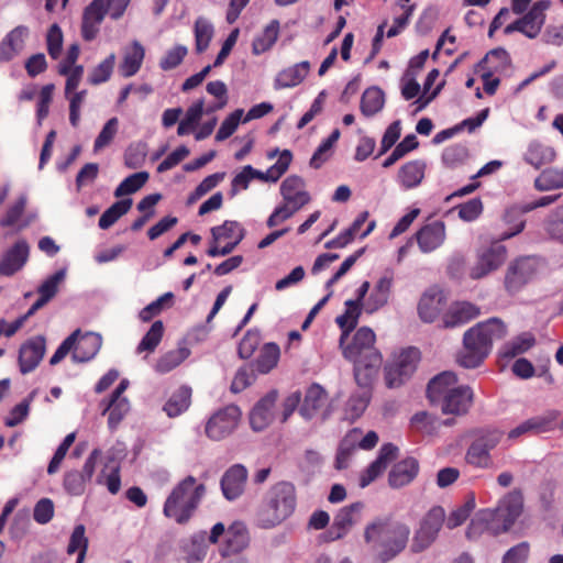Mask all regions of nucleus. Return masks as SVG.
I'll use <instances>...</instances> for the list:
<instances>
[{
	"mask_svg": "<svg viewBox=\"0 0 563 563\" xmlns=\"http://www.w3.org/2000/svg\"><path fill=\"white\" fill-rule=\"evenodd\" d=\"M376 335L371 328L362 327L351 343L343 347V356L353 363L354 378L360 387L368 388L383 363L380 352L375 347Z\"/></svg>",
	"mask_w": 563,
	"mask_h": 563,
	"instance_id": "f257e3e1",
	"label": "nucleus"
},
{
	"mask_svg": "<svg viewBox=\"0 0 563 563\" xmlns=\"http://www.w3.org/2000/svg\"><path fill=\"white\" fill-rule=\"evenodd\" d=\"M409 536V526L390 518H376L364 530V540L372 544L377 563H387L401 553Z\"/></svg>",
	"mask_w": 563,
	"mask_h": 563,
	"instance_id": "f03ea898",
	"label": "nucleus"
},
{
	"mask_svg": "<svg viewBox=\"0 0 563 563\" xmlns=\"http://www.w3.org/2000/svg\"><path fill=\"white\" fill-rule=\"evenodd\" d=\"M507 334L506 324L498 318H490L468 329L463 336V349L457 362L465 368L479 366L492 351L493 342Z\"/></svg>",
	"mask_w": 563,
	"mask_h": 563,
	"instance_id": "7ed1b4c3",
	"label": "nucleus"
},
{
	"mask_svg": "<svg viewBox=\"0 0 563 563\" xmlns=\"http://www.w3.org/2000/svg\"><path fill=\"white\" fill-rule=\"evenodd\" d=\"M206 486L197 484V479L188 475L179 482L165 500L163 514L178 525H186L197 510Z\"/></svg>",
	"mask_w": 563,
	"mask_h": 563,
	"instance_id": "20e7f679",
	"label": "nucleus"
},
{
	"mask_svg": "<svg viewBox=\"0 0 563 563\" xmlns=\"http://www.w3.org/2000/svg\"><path fill=\"white\" fill-rule=\"evenodd\" d=\"M297 505V495L294 484L279 482L266 493L263 507L258 515L262 528L268 529L289 518Z\"/></svg>",
	"mask_w": 563,
	"mask_h": 563,
	"instance_id": "39448f33",
	"label": "nucleus"
},
{
	"mask_svg": "<svg viewBox=\"0 0 563 563\" xmlns=\"http://www.w3.org/2000/svg\"><path fill=\"white\" fill-rule=\"evenodd\" d=\"M102 345V338L95 332L82 333L80 329L75 330L57 347L49 358V365L60 363L71 352V360L75 363H86L92 360Z\"/></svg>",
	"mask_w": 563,
	"mask_h": 563,
	"instance_id": "423d86ee",
	"label": "nucleus"
},
{
	"mask_svg": "<svg viewBox=\"0 0 563 563\" xmlns=\"http://www.w3.org/2000/svg\"><path fill=\"white\" fill-rule=\"evenodd\" d=\"M523 512V495L518 488L507 493L496 508L490 509L493 529L495 534L509 531Z\"/></svg>",
	"mask_w": 563,
	"mask_h": 563,
	"instance_id": "0eeeda50",
	"label": "nucleus"
},
{
	"mask_svg": "<svg viewBox=\"0 0 563 563\" xmlns=\"http://www.w3.org/2000/svg\"><path fill=\"white\" fill-rule=\"evenodd\" d=\"M420 352L416 347L402 350L385 366V382L389 388L401 386L416 371Z\"/></svg>",
	"mask_w": 563,
	"mask_h": 563,
	"instance_id": "6e6552de",
	"label": "nucleus"
},
{
	"mask_svg": "<svg viewBox=\"0 0 563 563\" xmlns=\"http://www.w3.org/2000/svg\"><path fill=\"white\" fill-rule=\"evenodd\" d=\"M444 520V509L441 506L432 507L422 518L420 527L413 536L411 550L419 553L429 548L437 539Z\"/></svg>",
	"mask_w": 563,
	"mask_h": 563,
	"instance_id": "1a4fd4ad",
	"label": "nucleus"
},
{
	"mask_svg": "<svg viewBox=\"0 0 563 563\" xmlns=\"http://www.w3.org/2000/svg\"><path fill=\"white\" fill-rule=\"evenodd\" d=\"M241 416L242 412L236 405L217 410L206 423V435L213 441L225 439L236 429Z\"/></svg>",
	"mask_w": 563,
	"mask_h": 563,
	"instance_id": "9d476101",
	"label": "nucleus"
},
{
	"mask_svg": "<svg viewBox=\"0 0 563 563\" xmlns=\"http://www.w3.org/2000/svg\"><path fill=\"white\" fill-rule=\"evenodd\" d=\"M539 260L536 256H521L511 262L505 275V288L509 294L518 292L538 273Z\"/></svg>",
	"mask_w": 563,
	"mask_h": 563,
	"instance_id": "9b49d317",
	"label": "nucleus"
},
{
	"mask_svg": "<svg viewBox=\"0 0 563 563\" xmlns=\"http://www.w3.org/2000/svg\"><path fill=\"white\" fill-rule=\"evenodd\" d=\"M507 254L506 246L497 239L477 253L476 263L470 268V277L477 280L497 271L505 263Z\"/></svg>",
	"mask_w": 563,
	"mask_h": 563,
	"instance_id": "f8f14e48",
	"label": "nucleus"
},
{
	"mask_svg": "<svg viewBox=\"0 0 563 563\" xmlns=\"http://www.w3.org/2000/svg\"><path fill=\"white\" fill-rule=\"evenodd\" d=\"M101 456L100 449H93L87 457L82 470H70L65 473L63 486L73 496H80L85 493L87 484L91 481L98 460Z\"/></svg>",
	"mask_w": 563,
	"mask_h": 563,
	"instance_id": "ddd939ff",
	"label": "nucleus"
},
{
	"mask_svg": "<svg viewBox=\"0 0 563 563\" xmlns=\"http://www.w3.org/2000/svg\"><path fill=\"white\" fill-rule=\"evenodd\" d=\"M46 353V339L44 335H35L23 342L19 349L18 363L21 374L33 372Z\"/></svg>",
	"mask_w": 563,
	"mask_h": 563,
	"instance_id": "4468645a",
	"label": "nucleus"
},
{
	"mask_svg": "<svg viewBox=\"0 0 563 563\" xmlns=\"http://www.w3.org/2000/svg\"><path fill=\"white\" fill-rule=\"evenodd\" d=\"M395 272L389 268L385 269L364 302L366 313L372 314L388 303L393 292Z\"/></svg>",
	"mask_w": 563,
	"mask_h": 563,
	"instance_id": "2eb2a0df",
	"label": "nucleus"
},
{
	"mask_svg": "<svg viewBox=\"0 0 563 563\" xmlns=\"http://www.w3.org/2000/svg\"><path fill=\"white\" fill-rule=\"evenodd\" d=\"M30 257V245L24 239L18 240L3 252L0 258V276L10 277L21 271Z\"/></svg>",
	"mask_w": 563,
	"mask_h": 563,
	"instance_id": "dca6fc26",
	"label": "nucleus"
},
{
	"mask_svg": "<svg viewBox=\"0 0 563 563\" xmlns=\"http://www.w3.org/2000/svg\"><path fill=\"white\" fill-rule=\"evenodd\" d=\"M247 476V470L242 464H234L229 467L220 482L223 496L228 500L238 499L244 493Z\"/></svg>",
	"mask_w": 563,
	"mask_h": 563,
	"instance_id": "f3484780",
	"label": "nucleus"
},
{
	"mask_svg": "<svg viewBox=\"0 0 563 563\" xmlns=\"http://www.w3.org/2000/svg\"><path fill=\"white\" fill-rule=\"evenodd\" d=\"M474 393L468 386L453 388L445 398L439 402L444 415L462 416L468 412L473 405Z\"/></svg>",
	"mask_w": 563,
	"mask_h": 563,
	"instance_id": "a211bd4d",
	"label": "nucleus"
},
{
	"mask_svg": "<svg viewBox=\"0 0 563 563\" xmlns=\"http://www.w3.org/2000/svg\"><path fill=\"white\" fill-rule=\"evenodd\" d=\"M527 212L525 205H515L507 208L497 224V228L500 230L497 239L504 241L521 233L526 225L525 214Z\"/></svg>",
	"mask_w": 563,
	"mask_h": 563,
	"instance_id": "6ab92c4d",
	"label": "nucleus"
},
{
	"mask_svg": "<svg viewBox=\"0 0 563 563\" xmlns=\"http://www.w3.org/2000/svg\"><path fill=\"white\" fill-rule=\"evenodd\" d=\"M397 453L398 448L393 443L383 444L377 457L362 473L360 477V486L364 488L382 475L388 464L397 457Z\"/></svg>",
	"mask_w": 563,
	"mask_h": 563,
	"instance_id": "aec40b11",
	"label": "nucleus"
},
{
	"mask_svg": "<svg viewBox=\"0 0 563 563\" xmlns=\"http://www.w3.org/2000/svg\"><path fill=\"white\" fill-rule=\"evenodd\" d=\"M446 307V298L439 289L431 288L420 298L418 314L426 323L434 322Z\"/></svg>",
	"mask_w": 563,
	"mask_h": 563,
	"instance_id": "412c9836",
	"label": "nucleus"
},
{
	"mask_svg": "<svg viewBox=\"0 0 563 563\" xmlns=\"http://www.w3.org/2000/svg\"><path fill=\"white\" fill-rule=\"evenodd\" d=\"M415 238L422 253L433 252L445 240V224L439 220L427 223L416 232Z\"/></svg>",
	"mask_w": 563,
	"mask_h": 563,
	"instance_id": "4be33fe9",
	"label": "nucleus"
},
{
	"mask_svg": "<svg viewBox=\"0 0 563 563\" xmlns=\"http://www.w3.org/2000/svg\"><path fill=\"white\" fill-rule=\"evenodd\" d=\"M305 187L306 184L301 177L297 175L288 176L280 185L283 200L298 209L303 208L310 201V195Z\"/></svg>",
	"mask_w": 563,
	"mask_h": 563,
	"instance_id": "5701e85b",
	"label": "nucleus"
},
{
	"mask_svg": "<svg viewBox=\"0 0 563 563\" xmlns=\"http://www.w3.org/2000/svg\"><path fill=\"white\" fill-rule=\"evenodd\" d=\"M277 398V391L272 390L256 402L250 413V423L253 430L262 431L271 424L274 418L273 409Z\"/></svg>",
	"mask_w": 563,
	"mask_h": 563,
	"instance_id": "b1692460",
	"label": "nucleus"
},
{
	"mask_svg": "<svg viewBox=\"0 0 563 563\" xmlns=\"http://www.w3.org/2000/svg\"><path fill=\"white\" fill-rule=\"evenodd\" d=\"M551 4L552 2L550 0H539L520 18L526 29L527 37L536 38L540 34L545 23L547 11L550 9Z\"/></svg>",
	"mask_w": 563,
	"mask_h": 563,
	"instance_id": "393cba45",
	"label": "nucleus"
},
{
	"mask_svg": "<svg viewBox=\"0 0 563 563\" xmlns=\"http://www.w3.org/2000/svg\"><path fill=\"white\" fill-rule=\"evenodd\" d=\"M419 473V462L415 457H406L393 465L388 474V484L391 488H401L409 485Z\"/></svg>",
	"mask_w": 563,
	"mask_h": 563,
	"instance_id": "a878e982",
	"label": "nucleus"
},
{
	"mask_svg": "<svg viewBox=\"0 0 563 563\" xmlns=\"http://www.w3.org/2000/svg\"><path fill=\"white\" fill-rule=\"evenodd\" d=\"M27 35L29 29L25 25L11 30L0 43V62L7 63L18 56L24 48Z\"/></svg>",
	"mask_w": 563,
	"mask_h": 563,
	"instance_id": "bb28decb",
	"label": "nucleus"
},
{
	"mask_svg": "<svg viewBox=\"0 0 563 563\" xmlns=\"http://www.w3.org/2000/svg\"><path fill=\"white\" fill-rule=\"evenodd\" d=\"M479 316V308L471 302H456L442 317L445 329L461 327Z\"/></svg>",
	"mask_w": 563,
	"mask_h": 563,
	"instance_id": "cd10ccee",
	"label": "nucleus"
},
{
	"mask_svg": "<svg viewBox=\"0 0 563 563\" xmlns=\"http://www.w3.org/2000/svg\"><path fill=\"white\" fill-rule=\"evenodd\" d=\"M364 504L362 501L353 503L339 510L334 517L331 530L329 531L330 540L342 538L346 530L360 518Z\"/></svg>",
	"mask_w": 563,
	"mask_h": 563,
	"instance_id": "c85d7f7f",
	"label": "nucleus"
},
{
	"mask_svg": "<svg viewBox=\"0 0 563 563\" xmlns=\"http://www.w3.org/2000/svg\"><path fill=\"white\" fill-rule=\"evenodd\" d=\"M427 164L423 159H412L400 166L397 181L405 190L417 188L423 180Z\"/></svg>",
	"mask_w": 563,
	"mask_h": 563,
	"instance_id": "c756f323",
	"label": "nucleus"
},
{
	"mask_svg": "<svg viewBox=\"0 0 563 563\" xmlns=\"http://www.w3.org/2000/svg\"><path fill=\"white\" fill-rule=\"evenodd\" d=\"M249 530L242 522L232 523L225 532L224 547L221 550L222 556H230L242 552L249 547Z\"/></svg>",
	"mask_w": 563,
	"mask_h": 563,
	"instance_id": "7c9ffc66",
	"label": "nucleus"
},
{
	"mask_svg": "<svg viewBox=\"0 0 563 563\" xmlns=\"http://www.w3.org/2000/svg\"><path fill=\"white\" fill-rule=\"evenodd\" d=\"M327 404L328 393L325 389L318 384H312L306 390L299 412L305 419H311L317 416L327 406Z\"/></svg>",
	"mask_w": 563,
	"mask_h": 563,
	"instance_id": "2f4dec72",
	"label": "nucleus"
},
{
	"mask_svg": "<svg viewBox=\"0 0 563 563\" xmlns=\"http://www.w3.org/2000/svg\"><path fill=\"white\" fill-rule=\"evenodd\" d=\"M457 377L453 372H442L434 376L428 384L427 397L432 405L441 402L453 390Z\"/></svg>",
	"mask_w": 563,
	"mask_h": 563,
	"instance_id": "473e14b6",
	"label": "nucleus"
},
{
	"mask_svg": "<svg viewBox=\"0 0 563 563\" xmlns=\"http://www.w3.org/2000/svg\"><path fill=\"white\" fill-rule=\"evenodd\" d=\"M477 67L482 73H492L500 77L510 69L511 59L506 49L498 47L489 51Z\"/></svg>",
	"mask_w": 563,
	"mask_h": 563,
	"instance_id": "72a5a7b5",
	"label": "nucleus"
},
{
	"mask_svg": "<svg viewBox=\"0 0 563 563\" xmlns=\"http://www.w3.org/2000/svg\"><path fill=\"white\" fill-rule=\"evenodd\" d=\"M309 70L310 63L308 60L287 67L277 74L274 80V88L285 89L296 87L303 81L309 74Z\"/></svg>",
	"mask_w": 563,
	"mask_h": 563,
	"instance_id": "f704fd0d",
	"label": "nucleus"
},
{
	"mask_svg": "<svg viewBox=\"0 0 563 563\" xmlns=\"http://www.w3.org/2000/svg\"><path fill=\"white\" fill-rule=\"evenodd\" d=\"M192 389L187 385L178 387L163 406L168 418H176L186 412L191 405Z\"/></svg>",
	"mask_w": 563,
	"mask_h": 563,
	"instance_id": "c9c22d12",
	"label": "nucleus"
},
{
	"mask_svg": "<svg viewBox=\"0 0 563 563\" xmlns=\"http://www.w3.org/2000/svg\"><path fill=\"white\" fill-rule=\"evenodd\" d=\"M555 157L556 153L554 148L539 141L530 142L523 155L525 162L533 166L536 169L552 163Z\"/></svg>",
	"mask_w": 563,
	"mask_h": 563,
	"instance_id": "e433bc0d",
	"label": "nucleus"
},
{
	"mask_svg": "<svg viewBox=\"0 0 563 563\" xmlns=\"http://www.w3.org/2000/svg\"><path fill=\"white\" fill-rule=\"evenodd\" d=\"M362 313V307L357 306L356 302L349 299L345 301L344 313L336 317L335 322L342 330L340 338V344L343 345L344 341L349 338L350 333L356 328L358 318Z\"/></svg>",
	"mask_w": 563,
	"mask_h": 563,
	"instance_id": "4c0bfd02",
	"label": "nucleus"
},
{
	"mask_svg": "<svg viewBox=\"0 0 563 563\" xmlns=\"http://www.w3.org/2000/svg\"><path fill=\"white\" fill-rule=\"evenodd\" d=\"M145 56L143 45L133 41L131 48L124 53L123 60L120 65V73L124 78L134 76L141 68Z\"/></svg>",
	"mask_w": 563,
	"mask_h": 563,
	"instance_id": "58836bf2",
	"label": "nucleus"
},
{
	"mask_svg": "<svg viewBox=\"0 0 563 563\" xmlns=\"http://www.w3.org/2000/svg\"><path fill=\"white\" fill-rule=\"evenodd\" d=\"M279 34V21L272 20L263 30V32L256 36L252 43V53L254 55H261L269 51L276 43Z\"/></svg>",
	"mask_w": 563,
	"mask_h": 563,
	"instance_id": "ea45409f",
	"label": "nucleus"
},
{
	"mask_svg": "<svg viewBox=\"0 0 563 563\" xmlns=\"http://www.w3.org/2000/svg\"><path fill=\"white\" fill-rule=\"evenodd\" d=\"M534 344V335L529 332H523L505 343L500 349V355L505 358H514L529 351Z\"/></svg>",
	"mask_w": 563,
	"mask_h": 563,
	"instance_id": "a19ab883",
	"label": "nucleus"
},
{
	"mask_svg": "<svg viewBox=\"0 0 563 563\" xmlns=\"http://www.w3.org/2000/svg\"><path fill=\"white\" fill-rule=\"evenodd\" d=\"M280 357V349L278 344L274 342L266 343L262 346L260 351V355L256 358L254 366L256 371L261 374L269 373L274 367H276Z\"/></svg>",
	"mask_w": 563,
	"mask_h": 563,
	"instance_id": "79ce46f5",
	"label": "nucleus"
},
{
	"mask_svg": "<svg viewBox=\"0 0 563 563\" xmlns=\"http://www.w3.org/2000/svg\"><path fill=\"white\" fill-rule=\"evenodd\" d=\"M385 103L384 92L378 87L366 89L361 98V112L365 117H373L378 113Z\"/></svg>",
	"mask_w": 563,
	"mask_h": 563,
	"instance_id": "37998d69",
	"label": "nucleus"
},
{
	"mask_svg": "<svg viewBox=\"0 0 563 563\" xmlns=\"http://www.w3.org/2000/svg\"><path fill=\"white\" fill-rule=\"evenodd\" d=\"M132 199L125 198L115 201L109 207L99 218L98 225L102 230H107L112 227L122 216L126 214L132 207Z\"/></svg>",
	"mask_w": 563,
	"mask_h": 563,
	"instance_id": "c03bdc74",
	"label": "nucleus"
},
{
	"mask_svg": "<svg viewBox=\"0 0 563 563\" xmlns=\"http://www.w3.org/2000/svg\"><path fill=\"white\" fill-rule=\"evenodd\" d=\"M490 509H482L476 516L471 520V523L466 530V537L468 539H476L484 532L489 533L490 536H496L495 530L493 529V523H490Z\"/></svg>",
	"mask_w": 563,
	"mask_h": 563,
	"instance_id": "a18cd8bd",
	"label": "nucleus"
},
{
	"mask_svg": "<svg viewBox=\"0 0 563 563\" xmlns=\"http://www.w3.org/2000/svg\"><path fill=\"white\" fill-rule=\"evenodd\" d=\"M534 188L539 191H550L563 188V167L547 168L534 180Z\"/></svg>",
	"mask_w": 563,
	"mask_h": 563,
	"instance_id": "49530a36",
	"label": "nucleus"
},
{
	"mask_svg": "<svg viewBox=\"0 0 563 563\" xmlns=\"http://www.w3.org/2000/svg\"><path fill=\"white\" fill-rule=\"evenodd\" d=\"M189 350L179 347L163 354L155 364V371L161 374H166L177 366H179L188 356Z\"/></svg>",
	"mask_w": 563,
	"mask_h": 563,
	"instance_id": "de8ad7c7",
	"label": "nucleus"
},
{
	"mask_svg": "<svg viewBox=\"0 0 563 563\" xmlns=\"http://www.w3.org/2000/svg\"><path fill=\"white\" fill-rule=\"evenodd\" d=\"M213 33V25L207 19L200 16L195 21L194 34L198 54L203 53L209 47Z\"/></svg>",
	"mask_w": 563,
	"mask_h": 563,
	"instance_id": "09e8293b",
	"label": "nucleus"
},
{
	"mask_svg": "<svg viewBox=\"0 0 563 563\" xmlns=\"http://www.w3.org/2000/svg\"><path fill=\"white\" fill-rule=\"evenodd\" d=\"M559 417L560 411L549 410L543 415L536 416L527 420L530 426L531 433L540 434L555 430Z\"/></svg>",
	"mask_w": 563,
	"mask_h": 563,
	"instance_id": "8fccbe9b",
	"label": "nucleus"
},
{
	"mask_svg": "<svg viewBox=\"0 0 563 563\" xmlns=\"http://www.w3.org/2000/svg\"><path fill=\"white\" fill-rule=\"evenodd\" d=\"M340 137V130L335 129L332 133L323 140L314 151L310 158V166L314 169L320 168L331 156V150Z\"/></svg>",
	"mask_w": 563,
	"mask_h": 563,
	"instance_id": "3c124183",
	"label": "nucleus"
},
{
	"mask_svg": "<svg viewBox=\"0 0 563 563\" xmlns=\"http://www.w3.org/2000/svg\"><path fill=\"white\" fill-rule=\"evenodd\" d=\"M86 529L84 525H78L74 528L68 545L67 553L74 554L78 553L76 563H84L86 553L88 550V539L85 534Z\"/></svg>",
	"mask_w": 563,
	"mask_h": 563,
	"instance_id": "603ef678",
	"label": "nucleus"
},
{
	"mask_svg": "<svg viewBox=\"0 0 563 563\" xmlns=\"http://www.w3.org/2000/svg\"><path fill=\"white\" fill-rule=\"evenodd\" d=\"M130 410L128 399L110 398L107 402L102 415L109 413L108 424L110 429H115Z\"/></svg>",
	"mask_w": 563,
	"mask_h": 563,
	"instance_id": "864d4df0",
	"label": "nucleus"
},
{
	"mask_svg": "<svg viewBox=\"0 0 563 563\" xmlns=\"http://www.w3.org/2000/svg\"><path fill=\"white\" fill-rule=\"evenodd\" d=\"M147 172L134 173L124 178L114 190V197L120 198L140 190L148 180Z\"/></svg>",
	"mask_w": 563,
	"mask_h": 563,
	"instance_id": "5fc2aeb1",
	"label": "nucleus"
},
{
	"mask_svg": "<svg viewBox=\"0 0 563 563\" xmlns=\"http://www.w3.org/2000/svg\"><path fill=\"white\" fill-rule=\"evenodd\" d=\"M239 234L242 235L243 240L245 236V230L238 221L227 220L221 225L213 227L211 229L213 242L227 239H232L234 241L238 239Z\"/></svg>",
	"mask_w": 563,
	"mask_h": 563,
	"instance_id": "6e6d98bb",
	"label": "nucleus"
},
{
	"mask_svg": "<svg viewBox=\"0 0 563 563\" xmlns=\"http://www.w3.org/2000/svg\"><path fill=\"white\" fill-rule=\"evenodd\" d=\"M358 433L360 432L356 429H354L342 440L335 457V467L338 470H343L347 467L349 461L356 448L355 440Z\"/></svg>",
	"mask_w": 563,
	"mask_h": 563,
	"instance_id": "4d7b16f0",
	"label": "nucleus"
},
{
	"mask_svg": "<svg viewBox=\"0 0 563 563\" xmlns=\"http://www.w3.org/2000/svg\"><path fill=\"white\" fill-rule=\"evenodd\" d=\"M163 334H164L163 321L157 320V321L153 322L150 330L145 333V335L139 343L137 352L139 353L144 352V351L153 352L161 343Z\"/></svg>",
	"mask_w": 563,
	"mask_h": 563,
	"instance_id": "13d9d810",
	"label": "nucleus"
},
{
	"mask_svg": "<svg viewBox=\"0 0 563 563\" xmlns=\"http://www.w3.org/2000/svg\"><path fill=\"white\" fill-rule=\"evenodd\" d=\"M544 230L552 239L563 244V206L554 209L544 221Z\"/></svg>",
	"mask_w": 563,
	"mask_h": 563,
	"instance_id": "bf43d9fd",
	"label": "nucleus"
},
{
	"mask_svg": "<svg viewBox=\"0 0 563 563\" xmlns=\"http://www.w3.org/2000/svg\"><path fill=\"white\" fill-rule=\"evenodd\" d=\"M115 62V55L110 54L106 59L98 64L89 74L88 82L90 85H100L109 80L112 75Z\"/></svg>",
	"mask_w": 563,
	"mask_h": 563,
	"instance_id": "052dcab7",
	"label": "nucleus"
},
{
	"mask_svg": "<svg viewBox=\"0 0 563 563\" xmlns=\"http://www.w3.org/2000/svg\"><path fill=\"white\" fill-rule=\"evenodd\" d=\"M465 461L475 467L486 468L490 465L492 457L486 449L473 441L466 451Z\"/></svg>",
	"mask_w": 563,
	"mask_h": 563,
	"instance_id": "680f3d73",
	"label": "nucleus"
},
{
	"mask_svg": "<svg viewBox=\"0 0 563 563\" xmlns=\"http://www.w3.org/2000/svg\"><path fill=\"white\" fill-rule=\"evenodd\" d=\"M173 298V292H165L159 296L156 300L152 301L140 311V320L143 322H150L154 317L162 312L166 305L169 306L172 303Z\"/></svg>",
	"mask_w": 563,
	"mask_h": 563,
	"instance_id": "e2e57ef3",
	"label": "nucleus"
},
{
	"mask_svg": "<svg viewBox=\"0 0 563 563\" xmlns=\"http://www.w3.org/2000/svg\"><path fill=\"white\" fill-rule=\"evenodd\" d=\"M475 497L471 496L461 507L456 508L449 515L446 519V527L449 529H454L463 525L475 509Z\"/></svg>",
	"mask_w": 563,
	"mask_h": 563,
	"instance_id": "0e129e2a",
	"label": "nucleus"
},
{
	"mask_svg": "<svg viewBox=\"0 0 563 563\" xmlns=\"http://www.w3.org/2000/svg\"><path fill=\"white\" fill-rule=\"evenodd\" d=\"M188 49L185 45H175L168 49L159 60V67L163 70H172L179 66L187 56Z\"/></svg>",
	"mask_w": 563,
	"mask_h": 563,
	"instance_id": "69168bd1",
	"label": "nucleus"
},
{
	"mask_svg": "<svg viewBox=\"0 0 563 563\" xmlns=\"http://www.w3.org/2000/svg\"><path fill=\"white\" fill-rule=\"evenodd\" d=\"M291 161V152L289 150H284L277 162L265 172L268 183H276L287 172Z\"/></svg>",
	"mask_w": 563,
	"mask_h": 563,
	"instance_id": "338daca9",
	"label": "nucleus"
},
{
	"mask_svg": "<svg viewBox=\"0 0 563 563\" xmlns=\"http://www.w3.org/2000/svg\"><path fill=\"white\" fill-rule=\"evenodd\" d=\"M261 342V335L260 332L256 330H249L244 336L242 338L239 347L238 353L239 356L243 360L250 358L256 349L258 347Z\"/></svg>",
	"mask_w": 563,
	"mask_h": 563,
	"instance_id": "774afa93",
	"label": "nucleus"
}]
</instances>
